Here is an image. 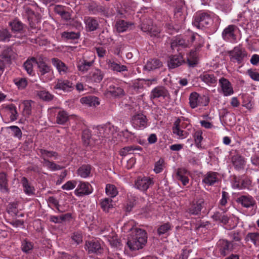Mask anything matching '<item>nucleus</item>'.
<instances>
[{
    "label": "nucleus",
    "mask_w": 259,
    "mask_h": 259,
    "mask_svg": "<svg viewBox=\"0 0 259 259\" xmlns=\"http://www.w3.org/2000/svg\"><path fill=\"white\" fill-rule=\"evenodd\" d=\"M130 234L128 235L127 245L130 250L134 251L142 249L147 241L146 232L137 227L130 229Z\"/></svg>",
    "instance_id": "f257e3e1"
},
{
    "label": "nucleus",
    "mask_w": 259,
    "mask_h": 259,
    "mask_svg": "<svg viewBox=\"0 0 259 259\" xmlns=\"http://www.w3.org/2000/svg\"><path fill=\"white\" fill-rule=\"evenodd\" d=\"M213 14L208 11H199L193 17L192 24L199 29L208 27L213 23Z\"/></svg>",
    "instance_id": "f03ea898"
},
{
    "label": "nucleus",
    "mask_w": 259,
    "mask_h": 259,
    "mask_svg": "<svg viewBox=\"0 0 259 259\" xmlns=\"http://www.w3.org/2000/svg\"><path fill=\"white\" fill-rule=\"evenodd\" d=\"M191 41L194 43L195 50H191L187 57V62L190 66L194 67L197 63L196 51L204 44V38L198 33L193 34L191 37Z\"/></svg>",
    "instance_id": "7ed1b4c3"
},
{
    "label": "nucleus",
    "mask_w": 259,
    "mask_h": 259,
    "mask_svg": "<svg viewBox=\"0 0 259 259\" xmlns=\"http://www.w3.org/2000/svg\"><path fill=\"white\" fill-rule=\"evenodd\" d=\"M219 85L220 88H218V91L224 96H230L233 94L234 90L232 84L227 78L223 77L220 78Z\"/></svg>",
    "instance_id": "20e7f679"
},
{
    "label": "nucleus",
    "mask_w": 259,
    "mask_h": 259,
    "mask_svg": "<svg viewBox=\"0 0 259 259\" xmlns=\"http://www.w3.org/2000/svg\"><path fill=\"white\" fill-rule=\"evenodd\" d=\"M88 10L94 15H101L105 17H109V8L105 6L96 3H92L89 5Z\"/></svg>",
    "instance_id": "39448f33"
},
{
    "label": "nucleus",
    "mask_w": 259,
    "mask_h": 259,
    "mask_svg": "<svg viewBox=\"0 0 259 259\" xmlns=\"http://www.w3.org/2000/svg\"><path fill=\"white\" fill-rule=\"evenodd\" d=\"M229 54L231 59L236 60L239 64L241 63L244 57L247 56L245 49L240 45L234 47L232 50L229 51Z\"/></svg>",
    "instance_id": "423d86ee"
},
{
    "label": "nucleus",
    "mask_w": 259,
    "mask_h": 259,
    "mask_svg": "<svg viewBox=\"0 0 259 259\" xmlns=\"http://www.w3.org/2000/svg\"><path fill=\"white\" fill-rule=\"evenodd\" d=\"M104 77V73L99 68H94L85 76L86 81L91 83H99Z\"/></svg>",
    "instance_id": "0eeeda50"
},
{
    "label": "nucleus",
    "mask_w": 259,
    "mask_h": 259,
    "mask_svg": "<svg viewBox=\"0 0 259 259\" xmlns=\"http://www.w3.org/2000/svg\"><path fill=\"white\" fill-rule=\"evenodd\" d=\"M54 89L62 91L65 93H69L74 90V85L72 81L68 79L59 78L56 80Z\"/></svg>",
    "instance_id": "6e6552de"
},
{
    "label": "nucleus",
    "mask_w": 259,
    "mask_h": 259,
    "mask_svg": "<svg viewBox=\"0 0 259 259\" xmlns=\"http://www.w3.org/2000/svg\"><path fill=\"white\" fill-rule=\"evenodd\" d=\"M92 192L93 189L91 185L88 182L81 181L77 184V188L74 191L75 195L78 197L88 195Z\"/></svg>",
    "instance_id": "1a4fd4ad"
},
{
    "label": "nucleus",
    "mask_w": 259,
    "mask_h": 259,
    "mask_svg": "<svg viewBox=\"0 0 259 259\" xmlns=\"http://www.w3.org/2000/svg\"><path fill=\"white\" fill-rule=\"evenodd\" d=\"M237 27L234 25H229L225 28L222 33L223 39L226 41L235 42L236 41V35L235 32Z\"/></svg>",
    "instance_id": "9d476101"
},
{
    "label": "nucleus",
    "mask_w": 259,
    "mask_h": 259,
    "mask_svg": "<svg viewBox=\"0 0 259 259\" xmlns=\"http://www.w3.org/2000/svg\"><path fill=\"white\" fill-rule=\"evenodd\" d=\"M183 127V125L181 119L177 118L174 123L172 130L173 134L177 136L178 139L182 140L186 138L189 135L187 131L182 129Z\"/></svg>",
    "instance_id": "9b49d317"
},
{
    "label": "nucleus",
    "mask_w": 259,
    "mask_h": 259,
    "mask_svg": "<svg viewBox=\"0 0 259 259\" xmlns=\"http://www.w3.org/2000/svg\"><path fill=\"white\" fill-rule=\"evenodd\" d=\"M153 184V179L147 177H139L135 181V187L142 191H146Z\"/></svg>",
    "instance_id": "f8f14e48"
},
{
    "label": "nucleus",
    "mask_w": 259,
    "mask_h": 259,
    "mask_svg": "<svg viewBox=\"0 0 259 259\" xmlns=\"http://www.w3.org/2000/svg\"><path fill=\"white\" fill-rule=\"evenodd\" d=\"M114 131V126L108 124L97 126L95 132L99 137L110 138L111 136L113 134Z\"/></svg>",
    "instance_id": "ddd939ff"
},
{
    "label": "nucleus",
    "mask_w": 259,
    "mask_h": 259,
    "mask_svg": "<svg viewBox=\"0 0 259 259\" xmlns=\"http://www.w3.org/2000/svg\"><path fill=\"white\" fill-rule=\"evenodd\" d=\"M218 248L221 255L226 256L233 249V243L227 240H220L217 243Z\"/></svg>",
    "instance_id": "4468645a"
},
{
    "label": "nucleus",
    "mask_w": 259,
    "mask_h": 259,
    "mask_svg": "<svg viewBox=\"0 0 259 259\" xmlns=\"http://www.w3.org/2000/svg\"><path fill=\"white\" fill-rule=\"evenodd\" d=\"M133 126L138 129L145 128L147 125V119L143 114L139 113L134 115L132 118Z\"/></svg>",
    "instance_id": "2eb2a0df"
},
{
    "label": "nucleus",
    "mask_w": 259,
    "mask_h": 259,
    "mask_svg": "<svg viewBox=\"0 0 259 259\" xmlns=\"http://www.w3.org/2000/svg\"><path fill=\"white\" fill-rule=\"evenodd\" d=\"M106 62L109 68L113 71L123 72L128 70V67L126 66L121 64L115 59H107Z\"/></svg>",
    "instance_id": "dca6fc26"
},
{
    "label": "nucleus",
    "mask_w": 259,
    "mask_h": 259,
    "mask_svg": "<svg viewBox=\"0 0 259 259\" xmlns=\"http://www.w3.org/2000/svg\"><path fill=\"white\" fill-rule=\"evenodd\" d=\"M53 65L56 68L58 73L61 75L67 74L70 72L69 67L61 60L56 58L51 59Z\"/></svg>",
    "instance_id": "f3484780"
},
{
    "label": "nucleus",
    "mask_w": 259,
    "mask_h": 259,
    "mask_svg": "<svg viewBox=\"0 0 259 259\" xmlns=\"http://www.w3.org/2000/svg\"><path fill=\"white\" fill-rule=\"evenodd\" d=\"M150 97L151 100L160 97L164 99L166 97H169V94L168 90L165 87L158 86L151 91Z\"/></svg>",
    "instance_id": "a211bd4d"
},
{
    "label": "nucleus",
    "mask_w": 259,
    "mask_h": 259,
    "mask_svg": "<svg viewBox=\"0 0 259 259\" xmlns=\"http://www.w3.org/2000/svg\"><path fill=\"white\" fill-rule=\"evenodd\" d=\"M93 57V58L89 61L85 59L84 57L80 59L77 63L78 71L82 73L87 72L94 63L95 56Z\"/></svg>",
    "instance_id": "6ab92c4d"
},
{
    "label": "nucleus",
    "mask_w": 259,
    "mask_h": 259,
    "mask_svg": "<svg viewBox=\"0 0 259 259\" xmlns=\"http://www.w3.org/2000/svg\"><path fill=\"white\" fill-rule=\"evenodd\" d=\"M237 202L245 208H250L256 204L255 200L250 195H242L237 198Z\"/></svg>",
    "instance_id": "aec40b11"
},
{
    "label": "nucleus",
    "mask_w": 259,
    "mask_h": 259,
    "mask_svg": "<svg viewBox=\"0 0 259 259\" xmlns=\"http://www.w3.org/2000/svg\"><path fill=\"white\" fill-rule=\"evenodd\" d=\"M219 174L217 172L209 171L203 176L202 183L208 186L213 185L219 181Z\"/></svg>",
    "instance_id": "412c9836"
},
{
    "label": "nucleus",
    "mask_w": 259,
    "mask_h": 259,
    "mask_svg": "<svg viewBox=\"0 0 259 259\" xmlns=\"http://www.w3.org/2000/svg\"><path fill=\"white\" fill-rule=\"evenodd\" d=\"M190 44V43L188 40H186L181 36H178L171 39V48L172 50L175 49L178 47L186 48L188 47Z\"/></svg>",
    "instance_id": "4be33fe9"
},
{
    "label": "nucleus",
    "mask_w": 259,
    "mask_h": 259,
    "mask_svg": "<svg viewBox=\"0 0 259 259\" xmlns=\"http://www.w3.org/2000/svg\"><path fill=\"white\" fill-rule=\"evenodd\" d=\"M86 249L89 253H101L102 248L97 241H91L86 242Z\"/></svg>",
    "instance_id": "5701e85b"
},
{
    "label": "nucleus",
    "mask_w": 259,
    "mask_h": 259,
    "mask_svg": "<svg viewBox=\"0 0 259 259\" xmlns=\"http://www.w3.org/2000/svg\"><path fill=\"white\" fill-rule=\"evenodd\" d=\"M190 175L189 171L184 168H178L176 173V178L181 181L184 186L188 184L189 179L188 176Z\"/></svg>",
    "instance_id": "b1692460"
},
{
    "label": "nucleus",
    "mask_w": 259,
    "mask_h": 259,
    "mask_svg": "<svg viewBox=\"0 0 259 259\" xmlns=\"http://www.w3.org/2000/svg\"><path fill=\"white\" fill-rule=\"evenodd\" d=\"M16 54L11 47H7L4 49L1 53V57L5 61L10 63L11 60L15 59Z\"/></svg>",
    "instance_id": "393cba45"
},
{
    "label": "nucleus",
    "mask_w": 259,
    "mask_h": 259,
    "mask_svg": "<svg viewBox=\"0 0 259 259\" xmlns=\"http://www.w3.org/2000/svg\"><path fill=\"white\" fill-rule=\"evenodd\" d=\"M84 22L87 30L89 31H93L97 30L99 27L98 20L94 17H84Z\"/></svg>",
    "instance_id": "a878e982"
},
{
    "label": "nucleus",
    "mask_w": 259,
    "mask_h": 259,
    "mask_svg": "<svg viewBox=\"0 0 259 259\" xmlns=\"http://www.w3.org/2000/svg\"><path fill=\"white\" fill-rule=\"evenodd\" d=\"M107 94L113 97H121L124 95L125 93L122 88L114 85H111L107 90Z\"/></svg>",
    "instance_id": "bb28decb"
},
{
    "label": "nucleus",
    "mask_w": 259,
    "mask_h": 259,
    "mask_svg": "<svg viewBox=\"0 0 259 259\" xmlns=\"http://www.w3.org/2000/svg\"><path fill=\"white\" fill-rule=\"evenodd\" d=\"M0 191L7 194L10 192L7 176L4 172H0Z\"/></svg>",
    "instance_id": "cd10ccee"
},
{
    "label": "nucleus",
    "mask_w": 259,
    "mask_h": 259,
    "mask_svg": "<svg viewBox=\"0 0 259 259\" xmlns=\"http://www.w3.org/2000/svg\"><path fill=\"white\" fill-rule=\"evenodd\" d=\"M21 184L24 193L28 195L31 196L35 194V189L29 182L27 179L25 177H22L21 179Z\"/></svg>",
    "instance_id": "c85d7f7f"
},
{
    "label": "nucleus",
    "mask_w": 259,
    "mask_h": 259,
    "mask_svg": "<svg viewBox=\"0 0 259 259\" xmlns=\"http://www.w3.org/2000/svg\"><path fill=\"white\" fill-rule=\"evenodd\" d=\"M184 62L183 57L181 55H173L169 57L168 61V66L170 68L179 67Z\"/></svg>",
    "instance_id": "c756f323"
},
{
    "label": "nucleus",
    "mask_w": 259,
    "mask_h": 259,
    "mask_svg": "<svg viewBox=\"0 0 259 259\" xmlns=\"http://www.w3.org/2000/svg\"><path fill=\"white\" fill-rule=\"evenodd\" d=\"M199 78L206 83L207 84L210 85H213L217 83V79L213 74L208 73L207 72H203L199 76Z\"/></svg>",
    "instance_id": "7c9ffc66"
},
{
    "label": "nucleus",
    "mask_w": 259,
    "mask_h": 259,
    "mask_svg": "<svg viewBox=\"0 0 259 259\" xmlns=\"http://www.w3.org/2000/svg\"><path fill=\"white\" fill-rule=\"evenodd\" d=\"M80 102L89 107H96L99 105L98 98L95 96H87L82 97L80 100Z\"/></svg>",
    "instance_id": "2f4dec72"
},
{
    "label": "nucleus",
    "mask_w": 259,
    "mask_h": 259,
    "mask_svg": "<svg viewBox=\"0 0 259 259\" xmlns=\"http://www.w3.org/2000/svg\"><path fill=\"white\" fill-rule=\"evenodd\" d=\"M203 203L204 201L203 200H199L188 209L187 212L191 215L198 214L202 208Z\"/></svg>",
    "instance_id": "473e14b6"
},
{
    "label": "nucleus",
    "mask_w": 259,
    "mask_h": 259,
    "mask_svg": "<svg viewBox=\"0 0 259 259\" xmlns=\"http://www.w3.org/2000/svg\"><path fill=\"white\" fill-rule=\"evenodd\" d=\"M162 63L157 59H153L148 60L144 66V69L148 71L159 68L162 66Z\"/></svg>",
    "instance_id": "72a5a7b5"
},
{
    "label": "nucleus",
    "mask_w": 259,
    "mask_h": 259,
    "mask_svg": "<svg viewBox=\"0 0 259 259\" xmlns=\"http://www.w3.org/2000/svg\"><path fill=\"white\" fill-rule=\"evenodd\" d=\"M39 152L43 161L48 160V158H54V159H57L58 158V153L55 151L40 149L39 150Z\"/></svg>",
    "instance_id": "f704fd0d"
},
{
    "label": "nucleus",
    "mask_w": 259,
    "mask_h": 259,
    "mask_svg": "<svg viewBox=\"0 0 259 259\" xmlns=\"http://www.w3.org/2000/svg\"><path fill=\"white\" fill-rule=\"evenodd\" d=\"M132 23L126 22L123 20H117L115 24L116 30L120 33L126 31L130 26H132Z\"/></svg>",
    "instance_id": "c9c22d12"
},
{
    "label": "nucleus",
    "mask_w": 259,
    "mask_h": 259,
    "mask_svg": "<svg viewBox=\"0 0 259 259\" xmlns=\"http://www.w3.org/2000/svg\"><path fill=\"white\" fill-rule=\"evenodd\" d=\"M68 119L69 115L64 110H60L56 114V122L58 124H64Z\"/></svg>",
    "instance_id": "e433bc0d"
},
{
    "label": "nucleus",
    "mask_w": 259,
    "mask_h": 259,
    "mask_svg": "<svg viewBox=\"0 0 259 259\" xmlns=\"http://www.w3.org/2000/svg\"><path fill=\"white\" fill-rule=\"evenodd\" d=\"M37 61L34 57H32L28 59L24 63L23 66L27 71V73L29 75H32L33 73V65L37 64Z\"/></svg>",
    "instance_id": "4c0bfd02"
},
{
    "label": "nucleus",
    "mask_w": 259,
    "mask_h": 259,
    "mask_svg": "<svg viewBox=\"0 0 259 259\" xmlns=\"http://www.w3.org/2000/svg\"><path fill=\"white\" fill-rule=\"evenodd\" d=\"M36 94L40 99L45 101H50L54 98L53 95L45 89L36 91Z\"/></svg>",
    "instance_id": "58836bf2"
},
{
    "label": "nucleus",
    "mask_w": 259,
    "mask_h": 259,
    "mask_svg": "<svg viewBox=\"0 0 259 259\" xmlns=\"http://www.w3.org/2000/svg\"><path fill=\"white\" fill-rule=\"evenodd\" d=\"M100 205L105 212H108L110 208L113 207V201L111 198H105L101 200Z\"/></svg>",
    "instance_id": "ea45409f"
},
{
    "label": "nucleus",
    "mask_w": 259,
    "mask_h": 259,
    "mask_svg": "<svg viewBox=\"0 0 259 259\" xmlns=\"http://www.w3.org/2000/svg\"><path fill=\"white\" fill-rule=\"evenodd\" d=\"M142 148L138 146H130L122 148L120 152V155L122 156H125L127 154H132L135 150L141 151Z\"/></svg>",
    "instance_id": "a19ab883"
},
{
    "label": "nucleus",
    "mask_w": 259,
    "mask_h": 259,
    "mask_svg": "<svg viewBox=\"0 0 259 259\" xmlns=\"http://www.w3.org/2000/svg\"><path fill=\"white\" fill-rule=\"evenodd\" d=\"M199 95L196 92H193L190 94L189 97V104L192 108H195L199 105Z\"/></svg>",
    "instance_id": "79ce46f5"
},
{
    "label": "nucleus",
    "mask_w": 259,
    "mask_h": 259,
    "mask_svg": "<svg viewBox=\"0 0 259 259\" xmlns=\"http://www.w3.org/2000/svg\"><path fill=\"white\" fill-rule=\"evenodd\" d=\"M91 166L90 165H83L77 170L78 175L81 178H85L91 174Z\"/></svg>",
    "instance_id": "37998d69"
},
{
    "label": "nucleus",
    "mask_w": 259,
    "mask_h": 259,
    "mask_svg": "<svg viewBox=\"0 0 259 259\" xmlns=\"http://www.w3.org/2000/svg\"><path fill=\"white\" fill-rule=\"evenodd\" d=\"M244 239L246 242L250 241L254 245H257L259 243V233L257 232L248 233Z\"/></svg>",
    "instance_id": "c03bdc74"
},
{
    "label": "nucleus",
    "mask_w": 259,
    "mask_h": 259,
    "mask_svg": "<svg viewBox=\"0 0 259 259\" xmlns=\"http://www.w3.org/2000/svg\"><path fill=\"white\" fill-rule=\"evenodd\" d=\"M108 241L111 246L116 249H120L121 244L116 236H109L108 238Z\"/></svg>",
    "instance_id": "a18cd8bd"
},
{
    "label": "nucleus",
    "mask_w": 259,
    "mask_h": 259,
    "mask_svg": "<svg viewBox=\"0 0 259 259\" xmlns=\"http://www.w3.org/2000/svg\"><path fill=\"white\" fill-rule=\"evenodd\" d=\"M80 36L79 32H75L73 31H65L62 33L61 37L65 39L75 40L78 39Z\"/></svg>",
    "instance_id": "49530a36"
},
{
    "label": "nucleus",
    "mask_w": 259,
    "mask_h": 259,
    "mask_svg": "<svg viewBox=\"0 0 259 259\" xmlns=\"http://www.w3.org/2000/svg\"><path fill=\"white\" fill-rule=\"evenodd\" d=\"M41 163L44 166L47 167L52 171L60 170L62 168V167L59 165H57L53 161H51L49 160L42 161Z\"/></svg>",
    "instance_id": "de8ad7c7"
},
{
    "label": "nucleus",
    "mask_w": 259,
    "mask_h": 259,
    "mask_svg": "<svg viewBox=\"0 0 259 259\" xmlns=\"http://www.w3.org/2000/svg\"><path fill=\"white\" fill-rule=\"evenodd\" d=\"M37 64L39 71L41 75H45L51 70V67L43 61L37 62Z\"/></svg>",
    "instance_id": "09e8293b"
},
{
    "label": "nucleus",
    "mask_w": 259,
    "mask_h": 259,
    "mask_svg": "<svg viewBox=\"0 0 259 259\" xmlns=\"http://www.w3.org/2000/svg\"><path fill=\"white\" fill-rule=\"evenodd\" d=\"M10 25L13 32H21L23 29V24L18 20H14L13 22H10Z\"/></svg>",
    "instance_id": "8fccbe9b"
},
{
    "label": "nucleus",
    "mask_w": 259,
    "mask_h": 259,
    "mask_svg": "<svg viewBox=\"0 0 259 259\" xmlns=\"http://www.w3.org/2000/svg\"><path fill=\"white\" fill-rule=\"evenodd\" d=\"M106 193L111 197H114L118 194V191L114 185L107 184L106 187Z\"/></svg>",
    "instance_id": "3c124183"
},
{
    "label": "nucleus",
    "mask_w": 259,
    "mask_h": 259,
    "mask_svg": "<svg viewBox=\"0 0 259 259\" xmlns=\"http://www.w3.org/2000/svg\"><path fill=\"white\" fill-rule=\"evenodd\" d=\"M33 248V244L32 242L27 240H24L22 241L21 248L24 252L29 253Z\"/></svg>",
    "instance_id": "603ef678"
},
{
    "label": "nucleus",
    "mask_w": 259,
    "mask_h": 259,
    "mask_svg": "<svg viewBox=\"0 0 259 259\" xmlns=\"http://www.w3.org/2000/svg\"><path fill=\"white\" fill-rule=\"evenodd\" d=\"M31 101H25L23 102V114L26 117H28L31 113L32 104Z\"/></svg>",
    "instance_id": "864d4df0"
},
{
    "label": "nucleus",
    "mask_w": 259,
    "mask_h": 259,
    "mask_svg": "<svg viewBox=\"0 0 259 259\" xmlns=\"http://www.w3.org/2000/svg\"><path fill=\"white\" fill-rule=\"evenodd\" d=\"M160 33V28L157 27L156 25H153L148 34H149L151 37L158 38L161 37Z\"/></svg>",
    "instance_id": "5fc2aeb1"
},
{
    "label": "nucleus",
    "mask_w": 259,
    "mask_h": 259,
    "mask_svg": "<svg viewBox=\"0 0 259 259\" xmlns=\"http://www.w3.org/2000/svg\"><path fill=\"white\" fill-rule=\"evenodd\" d=\"M14 82L19 89H24L27 85V81L25 78H17L14 79Z\"/></svg>",
    "instance_id": "6e6d98bb"
},
{
    "label": "nucleus",
    "mask_w": 259,
    "mask_h": 259,
    "mask_svg": "<svg viewBox=\"0 0 259 259\" xmlns=\"http://www.w3.org/2000/svg\"><path fill=\"white\" fill-rule=\"evenodd\" d=\"M172 226L171 225L168 223H164L163 225H161L159 226V227L157 229V233L159 235L164 234L168 232L169 230L171 229Z\"/></svg>",
    "instance_id": "4d7b16f0"
},
{
    "label": "nucleus",
    "mask_w": 259,
    "mask_h": 259,
    "mask_svg": "<svg viewBox=\"0 0 259 259\" xmlns=\"http://www.w3.org/2000/svg\"><path fill=\"white\" fill-rule=\"evenodd\" d=\"M153 25L152 20L151 19H148L144 21L141 24V28L143 31L148 34Z\"/></svg>",
    "instance_id": "13d9d810"
},
{
    "label": "nucleus",
    "mask_w": 259,
    "mask_h": 259,
    "mask_svg": "<svg viewBox=\"0 0 259 259\" xmlns=\"http://www.w3.org/2000/svg\"><path fill=\"white\" fill-rule=\"evenodd\" d=\"M164 167V160L162 158H160L158 161L155 162L153 170L155 173L158 174L162 171Z\"/></svg>",
    "instance_id": "bf43d9fd"
},
{
    "label": "nucleus",
    "mask_w": 259,
    "mask_h": 259,
    "mask_svg": "<svg viewBox=\"0 0 259 259\" xmlns=\"http://www.w3.org/2000/svg\"><path fill=\"white\" fill-rule=\"evenodd\" d=\"M12 35L9 31L6 29H2L0 30V41H9Z\"/></svg>",
    "instance_id": "052dcab7"
},
{
    "label": "nucleus",
    "mask_w": 259,
    "mask_h": 259,
    "mask_svg": "<svg viewBox=\"0 0 259 259\" xmlns=\"http://www.w3.org/2000/svg\"><path fill=\"white\" fill-rule=\"evenodd\" d=\"M9 129L11 131L12 135L15 138H18L19 140H20L22 137V132L20 128L17 126H10L8 127Z\"/></svg>",
    "instance_id": "680f3d73"
},
{
    "label": "nucleus",
    "mask_w": 259,
    "mask_h": 259,
    "mask_svg": "<svg viewBox=\"0 0 259 259\" xmlns=\"http://www.w3.org/2000/svg\"><path fill=\"white\" fill-rule=\"evenodd\" d=\"M202 132L201 131H197L194 134V139L196 146L198 148L201 147V142L203 139L202 136Z\"/></svg>",
    "instance_id": "e2e57ef3"
},
{
    "label": "nucleus",
    "mask_w": 259,
    "mask_h": 259,
    "mask_svg": "<svg viewBox=\"0 0 259 259\" xmlns=\"http://www.w3.org/2000/svg\"><path fill=\"white\" fill-rule=\"evenodd\" d=\"M213 217L216 220L219 221L224 224H227L229 220V217L224 213L222 214L217 213L214 214Z\"/></svg>",
    "instance_id": "0e129e2a"
},
{
    "label": "nucleus",
    "mask_w": 259,
    "mask_h": 259,
    "mask_svg": "<svg viewBox=\"0 0 259 259\" xmlns=\"http://www.w3.org/2000/svg\"><path fill=\"white\" fill-rule=\"evenodd\" d=\"M8 108L11 113V119L13 121L16 120L18 116L16 107L15 105L11 104L8 107Z\"/></svg>",
    "instance_id": "69168bd1"
},
{
    "label": "nucleus",
    "mask_w": 259,
    "mask_h": 259,
    "mask_svg": "<svg viewBox=\"0 0 259 259\" xmlns=\"http://www.w3.org/2000/svg\"><path fill=\"white\" fill-rule=\"evenodd\" d=\"M77 184L76 181H69L62 186L63 190H70L73 189Z\"/></svg>",
    "instance_id": "338daca9"
},
{
    "label": "nucleus",
    "mask_w": 259,
    "mask_h": 259,
    "mask_svg": "<svg viewBox=\"0 0 259 259\" xmlns=\"http://www.w3.org/2000/svg\"><path fill=\"white\" fill-rule=\"evenodd\" d=\"M91 138V134L88 130H85L82 133V138L84 144L88 145L90 144V139Z\"/></svg>",
    "instance_id": "774afa93"
}]
</instances>
